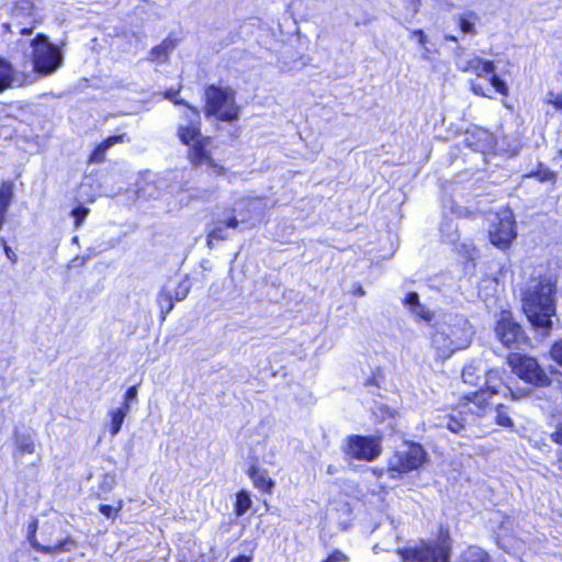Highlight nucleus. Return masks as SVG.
Instances as JSON below:
<instances>
[{
    "label": "nucleus",
    "instance_id": "nucleus-1",
    "mask_svg": "<svg viewBox=\"0 0 562 562\" xmlns=\"http://www.w3.org/2000/svg\"><path fill=\"white\" fill-rule=\"evenodd\" d=\"M555 284L548 277L533 279L522 292V308L529 322L547 331L555 315Z\"/></svg>",
    "mask_w": 562,
    "mask_h": 562
},
{
    "label": "nucleus",
    "instance_id": "nucleus-2",
    "mask_svg": "<svg viewBox=\"0 0 562 562\" xmlns=\"http://www.w3.org/2000/svg\"><path fill=\"white\" fill-rule=\"evenodd\" d=\"M178 136L184 145L190 147L189 157L193 165H205L214 175H221L224 171V168L217 165L206 150L210 138L203 137L200 132V113L187 104L178 127Z\"/></svg>",
    "mask_w": 562,
    "mask_h": 562
},
{
    "label": "nucleus",
    "instance_id": "nucleus-3",
    "mask_svg": "<svg viewBox=\"0 0 562 562\" xmlns=\"http://www.w3.org/2000/svg\"><path fill=\"white\" fill-rule=\"evenodd\" d=\"M474 330L470 323L462 318H454L450 323L437 326L431 344L440 359H447L458 350L467 349L472 341Z\"/></svg>",
    "mask_w": 562,
    "mask_h": 562
},
{
    "label": "nucleus",
    "instance_id": "nucleus-4",
    "mask_svg": "<svg viewBox=\"0 0 562 562\" xmlns=\"http://www.w3.org/2000/svg\"><path fill=\"white\" fill-rule=\"evenodd\" d=\"M19 46L25 50H31V61H29V71L42 77L53 75L63 65L64 56L60 48L52 44L43 34H37L34 38H21Z\"/></svg>",
    "mask_w": 562,
    "mask_h": 562
},
{
    "label": "nucleus",
    "instance_id": "nucleus-5",
    "mask_svg": "<svg viewBox=\"0 0 562 562\" xmlns=\"http://www.w3.org/2000/svg\"><path fill=\"white\" fill-rule=\"evenodd\" d=\"M460 69L475 75V78L471 81V89L476 95L493 98L495 92L503 95L508 94L507 85L496 76L493 61L474 56L464 61Z\"/></svg>",
    "mask_w": 562,
    "mask_h": 562
},
{
    "label": "nucleus",
    "instance_id": "nucleus-6",
    "mask_svg": "<svg viewBox=\"0 0 562 562\" xmlns=\"http://www.w3.org/2000/svg\"><path fill=\"white\" fill-rule=\"evenodd\" d=\"M206 113L221 121L238 119L239 109L235 103V93L229 88L211 86L205 91Z\"/></svg>",
    "mask_w": 562,
    "mask_h": 562
},
{
    "label": "nucleus",
    "instance_id": "nucleus-7",
    "mask_svg": "<svg viewBox=\"0 0 562 562\" xmlns=\"http://www.w3.org/2000/svg\"><path fill=\"white\" fill-rule=\"evenodd\" d=\"M426 461L424 448L415 442L406 445L402 450L394 452L387 462V471L392 477L417 470Z\"/></svg>",
    "mask_w": 562,
    "mask_h": 562
},
{
    "label": "nucleus",
    "instance_id": "nucleus-8",
    "mask_svg": "<svg viewBox=\"0 0 562 562\" xmlns=\"http://www.w3.org/2000/svg\"><path fill=\"white\" fill-rule=\"evenodd\" d=\"M502 383V375L498 370L486 371L485 389L464 396V406L473 411L476 417L483 418L488 411H492V405L488 401L493 394L498 393V387Z\"/></svg>",
    "mask_w": 562,
    "mask_h": 562
},
{
    "label": "nucleus",
    "instance_id": "nucleus-9",
    "mask_svg": "<svg viewBox=\"0 0 562 562\" xmlns=\"http://www.w3.org/2000/svg\"><path fill=\"white\" fill-rule=\"evenodd\" d=\"M402 562H449L450 546L447 539H439L435 543L423 542L414 548L400 551Z\"/></svg>",
    "mask_w": 562,
    "mask_h": 562
},
{
    "label": "nucleus",
    "instance_id": "nucleus-10",
    "mask_svg": "<svg viewBox=\"0 0 562 562\" xmlns=\"http://www.w3.org/2000/svg\"><path fill=\"white\" fill-rule=\"evenodd\" d=\"M508 364L513 372L527 383L544 386L550 382L549 376L539 366L536 358L521 353H512L508 357Z\"/></svg>",
    "mask_w": 562,
    "mask_h": 562
},
{
    "label": "nucleus",
    "instance_id": "nucleus-11",
    "mask_svg": "<svg viewBox=\"0 0 562 562\" xmlns=\"http://www.w3.org/2000/svg\"><path fill=\"white\" fill-rule=\"evenodd\" d=\"M514 214L509 209H503L493 215L490 227L491 243L499 249H506L516 238Z\"/></svg>",
    "mask_w": 562,
    "mask_h": 562
},
{
    "label": "nucleus",
    "instance_id": "nucleus-12",
    "mask_svg": "<svg viewBox=\"0 0 562 562\" xmlns=\"http://www.w3.org/2000/svg\"><path fill=\"white\" fill-rule=\"evenodd\" d=\"M13 60L11 64L0 57V91L32 82V71L27 70L29 61L18 57H13Z\"/></svg>",
    "mask_w": 562,
    "mask_h": 562
},
{
    "label": "nucleus",
    "instance_id": "nucleus-13",
    "mask_svg": "<svg viewBox=\"0 0 562 562\" xmlns=\"http://www.w3.org/2000/svg\"><path fill=\"white\" fill-rule=\"evenodd\" d=\"M346 452L355 459L374 460L381 453V440L376 437L350 436L347 440Z\"/></svg>",
    "mask_w": 562,
    "mask_h": 562
},
{
    "label": "nucleus",
    "instance_id": "nucleus-14",
    "mask_svg": "<svg viewBox=\"0 0 562 562\" xmlns=\"http://www.w3.org/2000/svg\"><path fill=\"white\" fill-rule=\"evenodd\" d=\"M213 222L207 233V244L212 245L214 240H225L232 236L239 225L235 214H227L221 206L213 212Z\"/></svg>",
    "mask_w": 562,
    "mask_h": 562
},
{
    "label": "nucleus",
    "instance_id": "nucleus-15",
    "mask_svg": "<svg viewBox=\"0 0 562 562\" xmlns=\"http://www.w3.org/2000/svg\"><path fill=\"white\" fill-rule=\"evenodd\" d=\"M227 214L237 216L238 225L247 224L260 216L263 209V201L259 198H240L229 206H221Z\"/></svg>",
    "mask_w": 562,
    "mask_h": 562
},
{
    "label": "nucleus",
    "instance_id": "nucleus-16",
    "mask_svg": "<svg viewBox=\"0 0 562 562\" xmlns=\"http://www.w3.org/2000/svg\"><path fill=\"white\" fill-rule=\"evenodd\" d=\"M496 335L503 345L510 348L522 338L520 326L513 321L510 312L502 311L496 325Z\"/></svg>",
    "mask_w": 562,
    "mask_h": 562
},
{
    "label": "nucleus",
    "instance_id": "nucleus-17",
    "mask_svg": "<svg viewBox=\"0 0 562 562\" xmlns=\"http://www.w3.org/2000/svg\"><path fill=\"white\" fill-rule=\"evenodd\" d=\"M469 414L476 416L473 411H470L467 406H464V398L460 404L459 409H454L451 415L442 417L436 426L443 427L449 429L451 432H459L464 428L465 423H468Z\"/></svg>",
    "mask_w": 562,
    "mask_h": 562
},
{
    "label": "nucleus",
    "instance_id": "nucleus-18",
    "mask_svg": "<svg viewBox=\"0 0 562 562\" xmlns=\"http://www.w3.org/2000/svg\"><path fill=\"white\" fill-rule=\"evenodd\" d=\"M14 447L15 458L32 454L35 450L33 430L25 426H16L14 428Z\"/></svg>",
    "mask_w": 562,
    "mask_h": 562
},
{
    "label": "nucleus",
    "instance_id": "nucleus-19",
    "mask_svg": "<svg viewBox=\"0 0 562 562\" xmlns=\"http://www.w3.org/2000/svg\"><path fill=\"white\" fill-rule=\"evenodd\" d=\"M396 18L404 22L412 21L418 12L419 0H393Z\"/></svg>",
    "mask_w": 562,
    "mask_h": 562
},
{
    "label": "nucleus",
    "instance_id": "nucleus-20",
    "mask_svg": "<svg viewBox=\"0 0 562 562\" xmlns=\"http://www.w3.org/2000/svg\"><path fill=\"white\" fill-rule=\"evenodd\" d=\"M486 373V366L482 360H473L465 364L462 371L464 383L477 385L482 375Z\"/></svg>",
    "mask_w": 562,
    "mask_h": 562
},
{
    "label": "nucleus",
    "instance_id": "nucleus-21",
    "mask_svg": "<svg viewBox=\"0 0 562 562\" xmlns=\"http://www.w3.org/2000/svg\"><path fill=\"white\" fill-rule=\"evenodd\" d=\"M125 135H114L108 137L101 144H99L95 149L90 155L89 161L93 164H100L105 159L106 151L116 144L123 143Z\"/></svg>",
    "mask_w": 562,
    "mask_h": 562
},
{
    "label": "nucleus",
    "instance_id": "nucleus-22",
    "mask_svg": "<svg viewBox=\"0 0 562 562\" xmlns=\"http://www.w3.org/2000/svg\"><path fill=\"white\" fill-rule=\"evenodd\" d=\"M404 304L408 306L411 312L425 322H429L432 318V313L420 304L417 293L411 292L406 295Z\"/></svg>",
    "mask_w": 562,
    "mask_h": 562
},
{
    "label": "nucleus",
    "instance_id": "nucleus-23",
    "mask_svg": "<svg viewBox=\"0 0 562 562\" xmlns=\"http://www.w3.org/2000/svg\"><path fill=\"white\" fill-rule=\"evenodd\" d=\"M178 45V40L171 36L165 38L161 44L154 47L150 52L153 60L164 63L168 59L169 55L175 50Z\"/></svg>",
    "mask_w": 562,
    "mask_h": 562
},
{
    "label": "nucleus",
    "instance_id": "nucleus-24",
    "mask_svg": "<svg viewBox=\"0 0 562 562\" xmlns=\"http://www.w3.org/2000/svg\"><path fill=\"white\" fill-rule=\"evenodd\" d=\"M248 474L257 488L268 492L273 487L274 483L266 470L251 467Z\"/></svg>",
    "mask_w": 562,
    "mask_h": 562
},
{
    "label": "nucleus",
    "instance_id": "nucleus-25",
    "mask_svg": "<svg viewBox=\"0 0 562 562\" xmlns=\"http://www.w3.org/2000/svg\"><path fill=\"white\" fill-rule=\"evenodd\" d=\"M126 407H115L108 412L110 418L109 430L112 437L116 436L122 428L125 417L128 415Z\"/></svg>",
    "mask_w": 562,
    "mask_h": 562
},
{
    "label": "nucleus",
    "instance_id": "nucleus-26",
    "mask_svg": "<svg viewBox=\"0 0 562 562\" xmlns=\"http://www.w3.org/2000/svg\"><path fill=\"white\" fill-rule=\"evenodd\" d=\"M34 0H15L14 7L12 9V18H25L30 19L32 22L34 21Z\"/></svg>",
    "mask_w": 562,
    "mask_h": 562
},
{
    "label": "nucleus",
    "instance_id": "nucleus-27",
    "mask_svg": "<svg viewBox=\"0 0 562 562\" xmlns=\"http://www.w3.org/2000/svg\"><path fill=\"white\" fill-rule=\"evenodd\" d=\"M461 562H490V555L480 547L471 546L461 554Z\"/></svg>",
    "mask_w": 562,
    "mask_h": 562
},
{
    "label": "nucleus",
    "instance_id": "nucleus-28",
    "mask_svg": "<svg viewBox=\"0 0 562 562\" xmlns=\"http://www.w3.org/2000/svg\"><path fill=\"white\" fill-rule=\"evenodd\" d=\"M490 414L494 416L497 425L502 427H513V419L510 418L509 413L504 405L497 404L495 407L492 406V411H488L484 417L488 416Z\"/></svg>",
    "mask_w": 562,
    "mask_h": 562
},
{
    "label": "nucleus",
    "instance_id": "nucleus-29",
    "mask_svg": "<svg viewBox=\"0 0 562 562\" xmlns=\"http://www.w3.org/2000/svg\"><path fill=\"white\" fill-rule=\"evenodd\" d=\"M12 199V189L9 184L2 183L0 187V229L5 221V214Z\"/></svg>",
    "mask_w": 562,
    "mask_h": 562
},
{
    "label": "nucleus",
    "instance_id": "nucleus-30",
    "mask_svg": "<svg viewBox=\"0 0 562 562\" xmlns=\"http://www.w3.org/2000/svg\"><path fill=\"white\" fill-rule=\"evenodd\" d=\"M173 294L170 285L164 286L158 295V305L164 317L173 308Z\"/></svg>",
    "mask_w": 562,
    "mask_h": 562
},
{
    "label": "nucleus",
    "instance_id": "nucleus-31",
    "mask_svg": "<svg viewBox=\"0 0 562 562\" xmlns=\"http://www.w3.org/2000/svg\"><path fill=\"white\" fill-rule=\"evenodd\" d=\"M32 544L37 550H40L42 552H46V553L71 551L75 548V542L71 539H66L64 541H59L54 547H43V546L37 544L35 541H32Z\"/></svg>",
    "mask_w": 562,
    "mask_h": 562
},
{
    "label": "nucleus",
    "instance_id": "nucleus-32",
    "mask_svg": "<svg viewBox=\"0 0 562 562\" xmlns=\"http://www.w3.org/2000/svg\"><path fill=\"white\" fill-rule=\"evenodd\" d=\"M477 15L474 12H465L459 16V26L464 34H474V25Z\"/></svg>",
    "mask_w": 562,
    "mask_h": 562
},
{
    "label": "nucleus",
    "instance_id": "nucleus-33",
    "mask_svg": "<svg viewBox=\"0 0 562 562\" xmlns=\"http://www.w3.org/2000/svg\"><path fill=\"white\" fill-rule=\"evenodd\" d=\"M251 498L246 491H240L236 495L235 514L236 516H243L251 507Z\"/></svg>",
    "mask_w": 562,
    "mask_h": 562
},
{
    "label": "nucleus",
    "instance_id": "nucleus-34",
    "mask_svg": "<svg viewBox=\"0 0 562 562\" xmlns=\"http://www.w3.org/2000/svg\"><path fill=\"white\" fill-rule=\"evenodd\" d=\"M138 389L136 385L130 386L125 394L121 407H126L128 412L132 409L133 403L137 402Z\"/></svg>",
    "mask_w": 562,
    "mask_h": 562
},
{
    "label": "nucleus",
    "instance_id": "nucleus-35",
    "mask_svg": "<svg viewBox=\"0 0 562 562\" xmlns=\"http://www.w3.org/2000/svg\"><path fill=\"white\" fill-rule=\"evenodd\" d=\"M175 301H182L187 297L189 291H190V284L187 279L179 282V284L171 289Z\"/></svg>",
    "mask_w": 562,
    "mask_h": 562
},
{
    "label": "nucleus",
    "instance_id": "nucleus-36",
    "mask_svg": "<svg viewBox=\"0 0 562 562\" xmlns=\"http://www.w3.org/2000/svg\"><path fill=\"white\" fill-rule=\"evenodd\" d=\"M123 505H124L123 501L120 499L117 502V506L116 507H113V506H110V505H100L99 510L105 517L114 518V517H116L117 513L123 508Z\"/></svg>",
    "mask_w": 562,
    "mask_h": 562
},
{
    "label": "nucleus",
    "instance_id": "nucleus-37",
    "mask_svg": "<svg viewBox=\"0 0 562 562\" xmlns=\"http://www.w3.org/2000/svg\"><path fill=\"white\" fill-rule=\"evenodd\" d=\"M547 102L553 105L557 110L562 111V90L561 91H549L547 94Z\"/></svg>",
    "mask_w": 562,
    "mask_h": 562
},
{
    "label": "nucleus",
    "instance_id": "nucleus-38",
    "mask_svg": "<svg viewBox=\"0 0 562 562\" xmlns=\"http://www.w3.org/2000/svg\"><path fill=\"white\" fill-rule=\"evenodd\" d=\"M550 357L558 364L562 366V339L553 344L550 350Z\"/></svg>",
    "mask_w": 562,
    "mask_h": 562
},
{
    "label": "nucleus",
    "instance_id": "nucleus-39",
    "mask_svg": "<svg viewBox=\"0 0 562 562\" xmlns=\"http://www.w3.org/2000/svg\"><path fill=\"white\" fill-rule=\"evenodd\" d=\"M88 213L89 209L83 206H78L77 209L72 210L71 215L75 217L76 226H80L82 224Z\"/></svg>",
    "mask_w": 562,
    "mask_h": 562
},
{
    "label": "nucleus",
    "instance_id": "nucleus-40",
    "mask_svg": "<svg viewBox=\"0 0 562 562\" xmlns=\"http://www.w3.org/2000/svg\"><path fill=\"white\" fill-rule=\"evenodd\" d=\"M411 38L415 40L420 47H426V45L430 44L428 37L422 30H415L411 33Z\"/></svg>",
    "mask_w": 562,
    "mask_h": 562
},
{
    "label": "nucleus",
    "instance_id": "nucleus-41",
    "mask_svg": "<svg viewBox=\"0 0 562 562\" xmlns=\"http://www.w3.org/2000/svg\"><path fill=\"white\" fill-rule=\"evenodd\" d=\"M535 176L539 179V181H551L555 178L554 173L548 168H540Z\"/></svg>",
    "mask_w": 562,
    "mask_h": 562
},
{
    "label": "nucleus",
    "instance_id": "nucleus-42",
    "mask_svg": "<svg viewBox=\"0 0 562 562\" xmlns=\"http://www.w3.org/2000/svg\"><path fill=\"white\" fill-rule=\"evenodd\" d=\"M348 558L341 551L333 552L325 561L323 562H347Z\"/></svg>",
    "mask_w": 562,
    "mask_h": 562
},
{
    "label": "nucleus",
    "instance_id": "nucleus-43",
    "mask_svg": "<svg viewBox=\"0 0 562 562\" xmlns=\"http://www.w3.org/2000/svg\"><path fill=\"white\" fill-rule=\"evenodd\" d=\"M551 439L558 445L562 446V423H560L555 430L551 434Z\"/></svg>",
    "mask_w": 562,
    "mask_h": 562
},
{
    "label": "nucleus",
    "instance_id": "nucleus-44",
    "mask_svg": "<svg viewBox=\"0 0 562 562\" xmlns=\"http://www.w3.org/2000/svg\"><path fill=\"white\" fill-rule=\"evenodd\" d=\"M177 93H178V91L168 90L166 92L165 97H166V99L172 101L175 104H182L183 101L176 98Z\"/></svg>",
    "mask_w": 562,
    "mask_h": 562
},
{
    "label": "nucleus",
    "instance_id": "nucleus-45",
    "mask_svg": "<svg viewBox=\"0 0 562 562\" xmlns=\"http://www.w3.org/2000/svg\"><path fill=\"white\" fill-rule=\"evenodd\" d=\"M86 262H87V258H86V257H76V258H74V259L70 261L69 267H70V268L81 267V266H83Z\"/></svg>",
    "mask_w": 562,
    "mask_h": 562
},
{
    "label": "nucleus",
    "instance_id": "nucleus-46",
    "mask_svg": "<svg viewBox=\"0 0 562 562\" xmlns=\"http://www.w3.org/2000/svg\"><path fill=\"white\" fill-rule=\"evenodd\" d=\"M422 48V58L423 59H429L434 49H432V46L430 44L426 45V47H420Z\"/></svg>",
    "mask_w": 562,
    "mask_h": 562
},
{
    "label": "nucleus",
    "instance_id": "nucleus-47",
    "mask_svg": "<svg viewBox=\"0 0 562 562\" xmlns=\"http://www.w3.org/2000/svg\"><path fill=\"white\" fill-rule=\"evenodd\" d=\"M4 251H5L7 257H8L10 260L15 261V258H16L15 254H14V252L12 251V249H11L9 246H7L5 244H4Z\"/></svg>",
    "mask_w": 562,
    "mask_h": 562
},
{
    "label": "nucleus",
    "instance_id": "nucleus-48",
    "mask_svg": "<svg viewBox=\"0 0 562 562\" xmlns=\"http://www.w3.org/2000/svg\"><path fill=\"white\" fill-rule=\"evenodd\" d=\"M231 562H250V558L246 555H238L234 558Z\"/></svg>",
    "mask_w": 562,
    "mask_h": 562
},
{
    "label": "nucleus",
    "instance_id": "nucleus-49",
    "mask_svg": "<svg viewBox=\"0 0 562 562\" xmlns=\"http://www.w3.org/2000/svg\"><path fill=\"white\" fill-rule=\"evenodd\" d=\"M353 294L358 295V296H363L366 294V292L361 285H358L355 288Z\"/></svg>",
    "mask_w": 562,
    "mask_h": 562
},
{
    "label": "nucleus",
    "instance_id": "nucleus-50",
    "mask_svg": "<svg viewBox=\"0 0 562 562\" xmlns=\"http://www.w3.org/2000/svg\"><path fill=\"white\" fill-rule=\"evenodd\" d=\"M20 34L22 36H30L31 33H32V29H29V27H22L19 30Z\"/></svg>",
    "mask_w": 562,
    "mask_h": 562
},
{
    "label": "nucleus",
    "instance_id": "nucleus-51",
    "mask_svg": "<svg viewBox=\"0 0 562 562\" xmlns=\"http://www.w3.org/2000/svg\"><path fill=\"white\" fill-rule=\"evenodd\" d=\"M508 392L510 393L512 398H514V400L517 398V395L513 390L508 389Z\"/></svg>",
    "mask_w": 562,
    "mask_h": 562
},
{
    "label": "nucleus",
    "instance_id": "nucleus-52",
    "mask_svg": "<svg viewBox=\"0 0 562 562\" xmlns=\"http://www.w3.org/2000/svg\"><path fill=\"white\" fill-rule=\"evenodd\" d=\"M490 77H486L485 79H482V85H487Z\"/></svg>",
    "mask_w": 562,
    "mask_h": 562
},
{
    "label": "nucleus",
    "instance_id": "nucleus-53",
    "mask_svg": "<svg viewBox=\"0 0 562 562\" xmlns=\"http://www.w3.org/2000/svg\"><path fill=\"white\" fill-rule=\"evenodd\" d=\"M449 240H450V241H454V240H456V237L451 234V235H449Z\"/></svg>",
    "mask_w": 562,
    "mask_h": 562
},
{
    "label": "nucleus",
    "instance_id": "nucleus-54",
    "mask_svg": "<svg viewBox=\"0 0 562 562\" xmlns=\"http://www.w3.org/2000/svg\"><path fill=\"white\" fill-rule=\"evenodd\" d=\"M558 156H559V158L562 159V149L559 151Z\"/></svg>",
    "mask_w": 562,
    "mask_h": 562
},
{
    "label": "nucleus",
    "instance_id": "nucleus-55",
    "mask_svg": "<svg viewBox=\"0 0 562 562\" xmlns=\"http://www.w3.org/2000/svg\"><path fill=\"white\" fill-rule=\"evenodd\" d=\"M31 528H32V531L34 532V530L36 529V526L33 525V526H31Z\"/></svg>",
    "mask_w": 562,
    "mask_h": 562
}]
</instances>
